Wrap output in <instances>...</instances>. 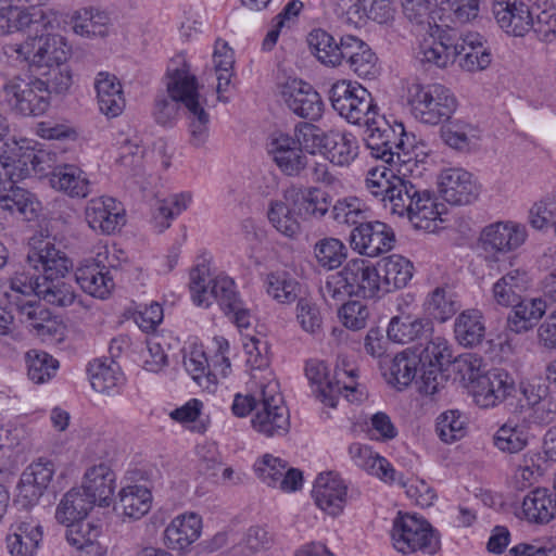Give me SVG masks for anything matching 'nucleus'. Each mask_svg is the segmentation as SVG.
Instances as JSON below:
<instances>
[{
    "mask_svg": "<svg viewBox=\"0 0 556 556\" xmlns=\"http://www.w3.org/2000/svg\"><path fill=\"white\" fill-rule=\"evenodd\" d=\"M27 263L36 270L41 269L42 275L38 288V299L47 303L66 307L77 299L73 285L66 279L72 262L56 250L49 240H36L30 244L27 253Z\"/></svg>",
    "mask_w": 556,
    "mask_h": 556,
    "instance_id": "f257e3e1",
    "label": "nucleus"
},
{
    "mask_svg": "<svg viewBox=\"0 0 556 556\" xmlns=\"http://www.w3.org/2000/svg\"><path fill=\"white\" fill-rule=\"evenodd\" d=\"M320 292L334 306L351 296L378 298L381 294L378 267L364 258L350 260L340 271L328 276Z\"/></svg>",
    "mask_w": 556,
    "mask_h": 556,
    "instance_id": "f03ea898",
    "label": "nucleus"
},
{
    "mask_svg": "<svg viewBox=\"0 0 556 556\" xmlns=\"http://www.w3.org/2000/svg\"><path fill=\"white\" fill-rule=\"evenodd\" d=\"M0 101L12 113L21 116H40L50 106L46 85L35 75L5 79L0 88Z\"/></svg>",
    "mask_w": 556,
    "mask_h": 556,
    "instance_id": "7ed1b4c3",
    "label": "nucleus"
},
{
    "mask_svg": "<svg viewBox=\"0 0 556 556\" xmlns=\"http://www.w3.org/2000/svg\"><path fill=\"white\" fill-rule=\"evenodd\" d=\"M408 92L412 112L421 123L438 125L447 122L456 111L455 96L441 84H413Z\"/></svg>",
    "mask_w": 556,
    "mask_h": 556,
    "instance_id": "20e7f679",
    "label": "nucleus"
},
{
    "mask_svg": "<svg viewBox=\"0 0 556 556\" xmlns=\"http://www.w3.org/2000/svg\"><path fill=\"white\" fill-rule=\"evenodd\" d=\"M5 53L10 56L15 53L16 60L27 62L31 71H40L66 62L70 49L62 36L40 33L22 43L7 46Z\"/></svg>",
    "mask_w": 556,
    "mask_h": 556,
    "instance_id": "39448f33",
    "label": "nucleus"
},
{
    "mask_svg": "<svg viewBox=\"0 0 556 556\" xmlns=\"http://www.w3.org/2000/svg\"><path fill=\"white\" fill-rule=\"evenodd\" d=\"M329 100L333 110L351 124L368 123L378 114L371 93L357 83L336 81L329 90Z\"/></svg>",
    "mask_w": 556,
    "mask_h": 556,
    "instance_id": "423d86ee",
    "label": "nucleus"
},
{
    "mask_svg": "<svg viewBox=\"0 0 556 556\" xmlns=\"http://www.w3.org/2000/svg\"><path fill=\"white\" fill-rule=\"evenodd\" d=\"M251 424L256 432L267 438L282 437L289 432V410L276 381L261 387L260 403Z\"/></svg>",
    "mask_w": 556,
    "mask_h": 556,
    "instance_id": "0eeeda50",
    "label": "nucleus"
},
{
    "mask_svg": "<svg viewBox=\"0 0 556 556\" xmlns=\"http://www.w3.org/2000/svg\"><path fill=\"white\" fill-rule=\"evenodd\" d=\"M391 536L393 546L404 554L421 551L432 555L439 548V539L430 523L413 515H400L395 518Z\"/></svg>",
    "mask_w": 556,
    "mask_h": 556,
    "instance_id": "6e6552de",
    "label": "nucleus"
},
{
    "mask_svg": "<svg viewBox=\"0 0 556 556\" xmlns=\"http://www.w3.org/2000/svg\"><path fill=\"white\" fill-rule=\"evenodd\" d=\"M166 89L168 96H159L155 99L153 115L157 124L170 126L178 116L179 106L182 108V100L175 97L172 86L177 83L178 92L184 96L188 89L199 90L198 78L190 72V66L181 61L179 64L173 62L166 74Z\"/></svg>",
    "mask_w": 556,
    "mask_h": 556,
    "instance_id": "1a4fd4ad",
    "label": "nucleus"
},
{
    "mask_svg": "<svg viewBox=\"0 0 556 556\" xmlns=\"http://www.w3.org/2000/svg\"><path fill=\"white\" fill-rule=\"evenodd\" d=\"M404 210L396 211L395 215L406 217L416 229L433 232L438 228V222L446 212L444 203L439 202L434 192L427 189H419L412 184V191L406 194Z\"/></svg>",
    "mask_w": 556,
    "mask_h": 556,
    "instance_id": "9d476101",
    "label": "nucleus"
},
{
    "mask_svg": "<svg viewBox=\"0 0 556 556\" xmlns=\"http://www.w3.org/2000/svg\"><path fill=\"white\" fill-rule=\"evenodd\" d=\"M305 376L314 386L313 392L316 397L329 407H336L342 390L354 391V378L356 376L354 369L336 370L334 379L328 377L327 365L318 359H309L305 365Z\"/></svg>",
    "mask_w": 556,
    "mask_h": 556,
    "instance_id": "9b49d317",
    "label": "nucleus"
},
{
    "mask_svg": "<svg viewBox=\"0 0 556 556\" xmlns=\"http://www.w3.org/2000/svg\"><path fill=\"white\" fill-rule=\"evenodd\" d=\"M366 189L377 199H379L384 208H388L395 215L399 207L404 210L406 194L412 191V182L387 168L376 167L368 172L365 180Z\"/></svg>",
    "mask_w": 556,
    "mask_h": 556,
    "instance_id": "f8f14e48",
    "label": "nucleus"
},
{
    "mask_svg": "<svg viewBox=\"0 0 556 556\" xmlns=\"http://www.w3.org/2000/svg\"><path fill=\"white\" fill-rule=\"evenodd\" d=\"M430 29L432 30L430 37L425 38L419 45L418 58L422 63L446 67L462 55L464 35L453 28H442L439 25Z\"/></svg>",
    "mask_w": 556,
    "mask_h": 556,
    "instance_id": "ddd939ff",
    "label": "nucleus"
},
{
    "mask_svg": "<svg viewBox=\"0 0 556 556\" xmlns=\"http://www.w3.org/2000/svg\"><path fill=\"white\" fill-rule=\"evenodd\" d=\"M450 357L451 352L444 338L434 337L425 344L416 379L420 393L433 395L444 386L446 378L442 372V366L444 362H450Z\"/></svg>",
    "mask_w": 556,
    "mask_h": 556,
    "instance_id": "4468645a",
    "label": "nucleus"
},
{
    "mask_svg": "<svg viewBox=\"0 0 556 556\" xmlns=\"http://www.w3.org/2000/svg\"><path fill=\"white\" fill-rule=\"evenodd\" d=\"M527 238L526 228L513 222H496L485 226L478 239V248L485 260L497 261L501 255L518 249Z\"/></svg>",
    "mask_w": 556,
    "mask_h": 556,
    "instance_id": "2eb2a0df",
    "label": "nucleus"
},
{
    "mask_svg": "<svg viewBox=\"0 0 556 556\" xmlns=\"http://www.w3.org/2000/svg\"><path fill=\"white\" fill-rule=\"evenodd\" d=\"M54 471V464L49 459L39 458L28 465L17 484L16 503L25 509L37 505L48 490Z\"/></svg>",
    "mask_w": 556,
    "mask_h": 556,
    "instance_id": "dca6fc26",
    "label": "nucleus"
},
{
    "mask_svg": "<svg viewBox=\"0 0 556 556\" xmlns=\"http://www.w3.org/2000/svg\"><path fill=\"white\" fill-rule=\"evenodd\" d=\"M394 242L393 229L379 220L363 222L350 235V243L353 250L369 257L389 252Z\"/></svg>",
    "mask_w": 556,
    "mask_h": 556,
    "instance_id": "f3484780",
    "label": "nucleus"
},
{
    "mask_svg": "<svg viewBox=\"0 0 556 556\" xmlns=\"http://www.w3.org/2000/svg\"><path fill=\"white\" fill-rule=\"evenodd\" d=\"M208 288L207 301L213 298L238 328L250 327L251 312L244 307L231 278L227 276L215 277L208 281Z\"/></svg>",
    "mask_w": 556,
    "mask_h": 556,
    "instance_id": "a211bd4d",
    "label": "nucleus"
},
{
    "mask_svg": "<svg viewBox=\"0 0 556 556\" xmlns=\"http://www.w3.org/2000/svg\"><path fill=\"white\" fill-rule=\"evenodd\" d=\"M89 227L103 235H112L126 223L123 205L111 197H98L89 200L85 208Z\"/></svg>",
    "mask_w": 556,
    "mask_h": 556,
    "instance_id": "6ab92c4d",
    "label": "nucleus"
},
{
    "mask_svg": "<svg viewBox=\"0 0 556 556\" xmlns=\"http://www.w3.org/2000/svg\"><path fill=\"white\" fill-rule=\"evenodd\" d=\"M172 91L175 97L182 100V109L189 121L190 143L195 148L202 147L206 142L210 132V114L204 108L206 99L194 88L188 89L181 96L178 92L177 83L172 86Z\"/></svg>",
    "mask_w": 556,
    "mask_h": 556,
    "instance_id": "aec40b11",
    "label": "nucleus"
},
{
    "mask_svg": "<svg viewBox=\"0 0 556 556\" xmlns=\"http://www.w3.org/2000/svg\"><path fill=\"white\" fill-rule=\"evenodd\" d=\"M281 96L289 110L299 117L311 121L321 117L324 103L312 85L296 79L287 81L282 87Z\"/></svg>",
    "mask_w": 556,
    "mask_h": 556,
    "instance_id": "412c9836",
    "label": "nucleus"
},
{
    "mask_svg": "<svg viewBox=\"0 0 556 556\" xmlns=\"http://www.w3.org/2000/svg\"><path fill=\"white\" fill-rule=\"evenodd\" d=\"M492 13L498 26L508 35L522 37L531 30L534 5L523 0H493Z\"/></svg>",
    "mask_w": 556,
    "mask_h": 556,
    "instance_id": "4be33fe9",
    "label": "nucleus"
},
{
    "mask_svg": "<svg viewBox=\"0 0 556 556\" xmlns=\"http://www.w3.org/2000/svg\"><path fill=\"white\" fill-rule=\"evenodd\" d=\"M43 540V528L33 517H21L10 527L5 538L11 556H36Z\"/></svg>",
    "mask_w": 556,
    "mask_h": 556,
    "instance_id": "5701e85b",
    "label": "nucleus"
},
{
    "mask_svg": "<svg viewBox=\"0 0 556 556\" xmlns=\"http://www.w3.org/2000/svg\"><path fill=\"white\" fill-rule=\"evenodd\" d=\"M480 188L472 174L463 168H447L440 175V193L452 205H468L479 197Z\"/></svg>",
    "mask_w": 556,
    "mask_h": 556,
    "instance_id": "b1692460",
    "label": "nucleus"
},
{
    "mask_svg": "<svg viewBox=\"0 0 556 556\" xmlns=\"http://www.w3.org/2000/svg\"><path fill=\"white\" fill-rule=\"evenodd\" d=\"M257 477L268 486L279 488L285 492H294L302 486L303 476L299 469L289 468L288 464L270 454H265L254 464Z\"/></svg>",
    "mask_w": 556,
    "mask_h": 556,
    "instance_id": "393cba45",
    "label": "nucleus"
},
{
    "mask_svg": "<svg viewBox=\"0 0 556 556\" xmlns=\"http://www.w3.org/2000/svg\"><path fill=\"white\" fill-rule=\"evenodd\" d=\"M312 495L321 510L336 517L346 504L348 485L337 473L323 472L315 480Z\"/></svg>",
    "mask_w": 556,
    "mask_h": 556,
    "instance_id": "a878e982",
    "label": "nucleus"
},
{
    "mask_svg": "<svg viewBox=\"0 0 556 556\" xmlns=\"http://www.w3.org/2000/svg\"><path fill=\"white\" fill-rule=\"evenodd\" d=\"M268 153L278 168L287 176H299L308 164L307 156L295 144L293 137L288 134L274 135L268 143Z\"/></svg>",
    "mask_w": 556,
    "mask_h": 556,
    "instance_id": "bb28decb",
    "label": "nucleus"
},
{
    "mask_svg": "<svg viewBox=\"0 0 556 556\" xmlns=\"http://www.w3.org/2000/svg\"><path fill=\"white\" fill-rule=\"evenodd\" d=\"M8 150L0 155V187L13 186L25 179L29 173V164L34 163L36 155L33 151L18 146L5 143Z\"/></svg>",
    "mask_w": 556,
    "mask_h": 556,
    "instance_id": "cd10ccee",
    "label": "nucleus"
},
{
    "mask_svg": "<svg viewBox=\"0 0 556 556\" xmlns=\"http://www.w3.org/2000/svg\"><path fill=\"white\" fill-rule=\"evenodd\" d=\"M343 65L361 78H375L379 73L378 58L361 38L348 35Z\"/></svg>",
    "mask_w": 556,
    "mask_h": 556,
    "instance_id": "c85d7f7f",
    "label": "nucleus"
},
{
    "mask_svg": "<svg viewBox=\"0 0 556 556\" xmlns=\"http://www.w3.org/2000/svg\"><path fill=\"white\" fill-rule=\"evenodd\" d=\"M115 480L113 470L101 463L86 470L80 489L96 505L109 506L115 490Z\"/></svg>",
    "mask_w": 556,
    "mask_h": 556,
    "instance_id": "c756f323",
    "label": "nucleus"
},
{
    "mask_svg": "<svg viewBox=\"0 0 556 556\" xmlns=\"http://www.w3.org/2000/svg\"><path fill=\"white\" fill-rule=\"evenodd\" d=\"M432 323L429 319L402 314L391 318L388 326V338L395 343H409L415 340H425V344L432 338Z\"/></svg>",
    "mask_w": 556,
    "mask_h": 556,
    "instance_id": "7c9ffc66",
    "label": "nucleus"
},
{
    "mask_svg": "<svg viewBox=\"0 0 556 556\" xmlns=\"http://www.w3.org/2000/svg\"><path fill=\"white\" fill-rule=\"evenodd\" d=\"M348 35H343L339 40L324 29H314L308 34L307 42L312 53L317 60L329 67L343 65Z\"/></svg>",
    "mask_w": 556,
    "mask_h": 556,
    "instance_id": "2f4dec72",
    "label": "nucleus"
},
{
    "mask_svg": "<svg viewBox=\"0 0 556 556\" xmlns=\"http://www.w3.org/2000/svg\"><path fill=\"white\" fill-rule=\"evenodd\" d=\"M381 294L404 288L413 278L414 265L402 255L393 254L377 263Z\"/></svg>",
    "mask_w": 556,
    "mask_h": 556,
    "instance_id": "473e14b6",
    "label": "nucleus"
},
{
    "mask_svg": "<svg viewBox=\"0 0 556 556\" xmlns=\"http://www.w3.org/2000/svg\"><path fill=\"white\" fill-rule=\"evenodd\" d=\"M75 280L84 292L101 300L106 299L115 286L111 271L96 262L79 266L75 271Z\"/></svg>",
    "mask_w": 556,
    "mask_h": 556,
    "instance_id": "72a5a7b5",
    "label": "nucleus"
},
{
    "mask_svg": "<svg viewBox=\"0 0 556 556\" xmlns=\"http://www.w3.org/2000/svg\"><path fill=\"white\" fill-rule=\"evenodd\" d=\"M202 529V520L194 513L175 517L164 531V540L172 549H185L195 542Z\"/></svg>",
    "mask_w": 556,
    "mask_h": 556,
    "instance_id": "f704fd0d",
    "label": "nucleus"
},
{
    "mask_svg": "<svg viewBox=\"0 0 556 556\" xmlns=\"http://www.w3.org/2000/svg\"><path fill=\"white\" fill-rule=\"evenodd\" d=\"M94 88L101 113L108 117H116L122 114L126 103L122 85L115 75L108 72L98 73Z\"/></svg>",
    "mask_w": 556,
    "mask_h": 556,
    "instance_id": "c9c22d12",
    "label": "nucleus"
},
{
    "mask_svg": "<svg viewBox=\"0 0 556 556\" xmlns=\"http://www.w3.org/2000/svg\"><path fill=\"white\" fill-rule=\"evenodd\" d=\"M101 529L89 522H76L67 525L65 539L74 547L79 556H105L108 547L100 541Z\"/></svg>",
    "mask_w": 556,
    "mask_h": 556,
    "instance_id": "e433bc0d",
    "label": "nucleus"
},
{
    "mask_svg": "<svg viewBox=\"0 0 556 556\" xmlns=\"http://www.w3.org/2000/svg\"><path fill=\"white\" fill-rule=\"evenodd\" d=\"M349 454L354 464L380 480L393 484L396 481V470L390 462L375 453L371 447L361 443H353L349 447Z\"/></svg>",
    "mask_w": 556,
    "mask_h": 556,
    "instance_id": "4c0bfd02",
    "label": "nucleus"
},
{
    "mask_svg": "<svg viewBox=\"0 0 556 556\" xmlns=\"http://www.w3.org/2000/svg\"><path fill=\"white\" fill-rule=\"evenodd\" d=\"M285 199L296 208V214L305 217H323L329 210L328 194L315 187L305 189L290 188Z\"/></svg>",
    "mask_w": 556,
    "mask_h": 556,
    "instance_id": "58836bf2",
    "label": "nucleus"
},
{
    "mask_svg": "<svg viewBox=\"0 0 556 556\" xmlns=\"http://www.w3.org/2000/svg\"><path fill=\"white\" fill-rule=\"evenodd\" d=\"M515 389L513 378L504 370L493 369L479 379L476 397L483 406H494Z\"/></svg>",
    "mask_w": 556,
    "mask_h": 556,
    "instance_id": "ea45409f",
    "label": "nucleus"
},
{
    "mask_svg": "<svg viewBox=\"0 0 556 556\" xmlns=\"http://www.w3.org/2000/svg\"><path fill=\"white\" fill-rule=\"evenodd\" d=\"M49 181L53 189L71 198H86L90 192L86 174L72 164L56 166L50 174Z\"/></svg>",
    "mask_w": 556,
    "mask_h": 556,
    "instance_id": "a19ab883",
    "label": "nucleus"
},
{
    "mask_svg": "<svg viewBox=\"0 0 556 556\" xmlns=\"http://www.w3.org/2000/svg\"><path fill=\"white\" fill-rule=\"evenodd\" d=\"M88 375L92 389L99 393H117L124 382L118 364L111 358H97L90 362Z\"/></svg>",
    "mask_w": 556,
    "mask_h": 556,
    "instance_id": "79ce46f5",
    "label": "nucleus"
},
{
    "mask_svg": "<svg viewBox=\"0 0 556 556\" xmlns=\"http://www.w3.org/2000/svg\"><path fill=\"white\" fill-rule=\"evenodd\" d=\"M323 153L332 164L348 166L358 155L357 139L351 132L330 130L326 134Z\"/></svg>",
    "mask_w": 556,
    "mask_h": 556,
    "instance_id": "37998d69",
    "label": "nucleus"
},
{
    "mask_svg": "<svg viewBox=\"0 0 556 556\" xmlns=\"http://www.w3.org/2000/svg\"><path fill=\"white\" fill-rule=\"evenodd\" d=\"M507 327L516 333L532 329L546 312V302L540 298L520 299L511 305Z\"/></svg>",
    "mask_w": 556,
    "mask_h": 556,
    "instance_id": "c03bdc74",
    "label": "nucleus"
},
{
    "mask_svg": "<svg viewBox=\"0 0 556 556\" xmlns=\"http://www.w3.org/2000/svg\"><path fill=\"white\" fill-rule=\"evenodd\" d=\"M522 511L529 522L546 525L556 516V494L547 489H535L522 501Z\"/></svg>",
    "mask_w": 556,
    "mask_h": 556,
    "instance_id": "a18cd8bd",
    "label": "nucleus"
},
{
    "mask_svg": "<svg viewBox=\"0 0 556 556\" xmlns=\"http://www.w3.org/2000/svg\"><path fill=\"white\" fill-rule=\"evenodd\" d=\"M96 503L80 489L68 490L55 510V519L62 525H72L84 520Z\"/></svg>",
    "mask_w": 556,
    "mask_h": 556,
    "instance_id": "49530a36",
    "label": "nucleus"
},
{
    "mask_svg": "<svg viewBox=\"0 0 556 556\" xmlns=\"http://www.w3.org/2000/svg\"><path fill=\"white\" fill-rule=\"evenodd\" d=\"M152 494L144 485H127L118 493V502L114 509L125 518L137 520L151 508Z\"/></svg>",
    "mask_w": 556,
    "mask_h": 556,
    "instance_id": "de8ad7c7",
    "label": "nucleus"
},
{
    "mask_svg": "<svg viewBox=\"0 0 556 556\" xmlns=\"http://www.w3.org/2000/svg\"><path fill=\"white\" fill-rule=\"evenodd\" d=\"M529 286L528 273L519 268L513 269L493 285V299L502 306H511L521 299Z\"/></svg>",
    "mask_w": 556,
    "mask_h": 556,
    "instance_id": "09e8293b",
    "label": "nucleus"
},
{
    "mask_svg": "<svg viewBox=\"0 0 556 556\" xmlns=\"http://www.w3.org/2000/svg\"><path fill=\"white\" fill-rule=\"evenodd\" d=\"M486 41L478 33H468L464 35V51L459 60V66L467 72H479L485 70L491 64V53Z\"/></svg>",
    "mask_w": 556,
    "mask_h": 556,
    "instance_id": "8fccbe9b",
    "label": "nucleus"
},
{
    "mask_svg": "<svg viewBox=\"0 0 556 556\" xmlns=\"http://www.w3.org/2000/svg\"><path fill=\"white\" fill-rule=\"evenodd\" d=\"M424 343L414 346L412 352H402L397 354L390 367L392 383L401 390L407 387L413 380L417 379L418 370L424 355Z\"/></svg>",
    "mask_w": 556,
    "mask_h": 556,
    "instance_id": "3c124183",
    "label": "nucleus"
},
{
    "mask_svg": "<svg viewBox=\"0 0 556 556\" xmlns=\"http://www.w3.org/2000/svg\"><path fill=\"white\" fill-rule=\"evenodd\" d=\"M379 114L372 117V121L365 123L366 126V147L370 150L372 157L381 159L388 164L393 163H406L408 159H402V155L397 151L388 150V134L384 132V126L378 124Z\"/></svg>",
    "mask_w": 556,
    "mask_h": 556,
    "instance_id": "603ef678",
    "label": "nucleus"
},
{
    "mask_svg": "<svg viewBox=\"0 0 556 556\" xmlns=\"http://www.w3.org/2000/svg\"><path fill=\"white\" fill-rule=\"evenodd\" d=\"M454 332L457 342L463 346H476L485 336L482 314L477 309H467L455 319Z\"/></svg>",
    "mask_w": 556,
    "mask_h": 556,
    "instance_id": "864d4df0",
    "label": "nucleus"
},
{
    "mask_svg": "<svg viewBox=\"0 0 556 556\" xmlns=\"http://www.w3.org/2000/svg\"><path fill=\"white\" fill-rule=\"evenodd\" d=\"M458 308L459 304L454 292L444 287H438L432 290L424 302L426 314L439 323H444L452 318Z\"/></svg>",
    "mask_w": 556,
    "mask_h": 556,
    "instance_id": "5fc2aeb1",
    "label": "nucleus"
},
{
    "mask_svg": "<svg viewBox=\"0 0 556 556\" xmlns=\"http://www.w3.org/2000/svg\"><path fill=\"white\" fill-rule=\"evenodd\" d=\"M529 443V432L525 425L508 420L493 435V444L503 453L517 454Z\"/></svg>",
    "mask_w": 556,
    "mask_h": 556,
    "instance_id": "6e6d98bb",
    "label": "nucleus"
},
{
    "mask_svg": "<svg viewBox=\"0 0 556 556\" xmlns=\"http://www.w3.org/2000/svg\"><path fill=\"white\" fill-rule=\"evenodd\" d=\"M295 213L296 208L283 198V200L270 202L267 217L277 231L286 237L294 238L301 230Z\"/></svg>",
    "mask_w": 556,
    "mask_h": 556,
    "instance_id": "4d7b16f0",
    "label": "nucleus"
},
{
    "mask_svg": "<svg viewBox=\"0 0 556 556\" xmlns=\"http://www.w3.org/2000/svg\"><path fill=\"white\" fill-rule=\"evenodd\" d=\"M111 18L105 11L85 8L76 12L73 29L85 37H103L108 34Z\"/></svg>",
    "mask_w": 556,
    "mask_h": 556,
    "instance_id": "13d9d810",
    "label": "nucleus"
},
{
    "mask_svg": "<svg viewBox=\"0 0 556 556\" xmlns=\"http://www.w3.org/2000/svg\"><path fill=\"white\" fill-rule=\"evenodd\" d=\"M27 377L36 384L51 380L59 369V361L47 352L30 350L25 355Z\"/></svg>",
    "mask_w": 556,
    "mask_h": 556,
    "instance_id": "bf43d9fd",
    "label": "nucleus"
},
{
    "mask_svg": "<svg viewBox=\"0 0 556 556\" xmlns=\"http://www.w3.org/2000/svg\"><path fill=\"white\" fill-rule=\"evenodd\" d=\"M15 307L22 323L28 324L36 329L38 333L45 334L51 331L49 326L52 323L51 312L37 300L14 301Z\"/></svg>",
    "mask_w": 556,
    "mask_h": 556,
    "instance_id": "052dcab7",
    "label": "nucleus"
},
{
    "mask_svg": "<svg viewBox=\"0 0 556 556\" xmlns=\"http://www.w3.org/2000/svg\"><path fill=\"white\" fill-rule=\"evenodd\" d=\"M31 3L29 9H20L12 5L13 26L14 31L27 29L34 36H40L39 31L43 33L50 21L45 15L42 9L33 3V0H26Z\"/></svg>",
    "mask_w": 556,
    "mask_h": 556,
    "instance_id": "680f3d73",
    "label": "nucleus"
},
{
    "mask_svg": "<svg viewBox=\"0 0 556 556\" xmlns=\"http://www.w3.org/2000/svg\"><path fill=\"white\" fill-rule=\"evenodd\" d=\"M314 253L320 266L334 269L346 258L348 249L341 240L329 237L315 243Z\"/></svg>",
    "mask_w": 556,
    "mask_h": 556,
    "instance_id": "e2e57ef3",
    "label": "nucleus"
},
{
    "mask_svg": "<svg viewBox=\"0 0 556 556\" xmlns=\"http://www.w3.org/2000/svg\"><path fill=\"white\" fill-rule=\"evenodd\" d=\"M33 72L36 77H40L41 81L45 83L46 89L49 92V101L51 100L52 92L64 93L70 89L73 83L72 72L66 62Z\"/></svg>",
    "mask_w": 556,
    "mask_h": 556,
    "instance_id": "0e129e2a",
    "label": "nucleus"
},
{
    "mask_svg": "<svg viewBox=\"0 0 556 556\" xmlns=\"http://www.w3.org/2000/svg\"><path fill=\"white\" fill-rule=\"evenodd\" d=\"M267 293L279 303H291L299 296V283L286 273H270L265 280Z\"/></svg>",
    "mask_w": 556,
    "mask_h": 556,
    "instance_id": "69168bd1",
    "label": "nucleus"
},
{
    "mask_svg": "<svg viewBox=\"0 0 556 556\" xmlns=\"http://www.w3.org/2000/svg\"><path fill=\"white\" fill-rule=\"evenodd\" d=\"M191 202L190 192H181L174 194L168 199L157 202L154 211V220L160 227L159 231L162 232L170 225L169 220L185 211Z\"/></svg>",
    "mask_w": 556,
    "mask_h": 556,
    "instance_id": "338daca9",
    "label": "nucleus"
},
{
    "mask_svg": "<svg viewBox=\"0 0 556 556\" xmlns=\"http://www.w3.org/2000/svg\"><path fill=\"white\" fill-rule=\"evenodd\" d=\"M0 207L11 213L26 215L34 212L33 194L25 188L13 186L0 187Z\"/></svg>",
    "mask_w": 556,
    "mask_h": 556,
    "instance_id": "774afa93",
    "label": "nucleus"
}]
</instances>
